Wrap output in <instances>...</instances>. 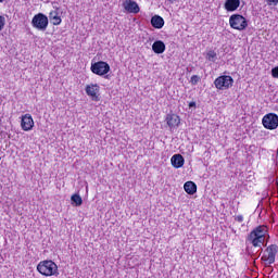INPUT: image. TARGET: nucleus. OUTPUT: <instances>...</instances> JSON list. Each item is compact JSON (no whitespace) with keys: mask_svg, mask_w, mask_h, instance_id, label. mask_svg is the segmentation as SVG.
<instances>
[{"mask_svg":"<svg viewBox=\"0 0 278 278\" xmlns=\"http://www.w3.org/2000/svg\"><path fill=\"white\" fill-rule=\"evenodd\" d=\"M266 236H268V227L258 226L250 232L247 240L255 248H262V244H264L266 240Z\"/></svg>","mask_w":278,"mask_h":278,"instance_id":"obj_1","label":"nucleus"},{"mask_svg":"<svg viewBox=\"0 0 278 278\" xmlns=\"http://www.w3.org/2000/svg\"><path fill=\"white\" fill-rule=\"evenodd\" d=\"M37 270L43 277H58L60 271H58V264L53 261H41L37 265Z\"/></svg>","mask_w":278,"mask_h":278,"instance_id":"obj_2","label":"nucleus"},{"mask_svg":"<svg viewBox=\"0 0 278 278\" xmlns=\"http://www.w3.org/2000/svg\"><path fill=\"white\" fill-rule=\"evenodd\" d=\"M229 25L232 29H237L238 31H244V29L249 27L247 18L240 14H232L229 17Z\"/></svg>","mask_w":278,"mask_h":278,"instance_id":"obj_3","label":"nucleus"},{"mask_svg":"<svg viewBox=\"0 0 278 278\" xmlns=\"http://www.w3.org/2000/svg\"><path fill=\"white\" fill-rule=\"evenodd\" d=\"M277 253H278L277 244L268 245L262 256V262H264L266 266H270V264H275Z\"/></svg>","mask_w":278,"mask_h":278,"instance_id":"obj_4","label":"nucleus"},{"mask_svg":"<svg viewBox=\"0 0 278 278\" xmlns=\"http://www.w3.org/2000/svg\"><path fill=\"white\" fill-rule=\"evenodd\" d=\"M31 25L39 31H47V27H49V17L42 13L36 14L31 20Z\"/></svg>","mask_w":278,"mask_h":278,"instance_id":"obj_5","label":"nucleus"},{"mask_svg":"<svg viewBox=\"0 0 278 278\" xmlns=\"http://www.w3.org/2000/svg\"><path fill=\"white\" fill-rule=\"evenodd\" d=\"M91 73L103 77V75H108V73H110V64L105 61L96 62L91 64Z\"/></svg>","mask_w":278,"mask_h":278,"instance_id":"obj_6","label":"nucleus"},{"mask_svg":"<svg viewBox=\"0 0 278 278\" xmlns=\"http://www.w3.org/2000/svg\"><path fill=\"white\" fill-rule=\"evenodd\" d=\"M217 90H229L233 86V78L231 76H219L214 81Z\"/></svg>","mask_w":278,"mask_h":278,"instance_id":"obj_7","label":"nucleus"},{"mask_svg":"<svg viewBox=\"0 0 278 278\" xmlns=\"http://www.w3.org/2000/svg\"><path fill=\"white\" fill-rule=\"evenodd\" d=\"M263 126L265 129H277L278 116L275 113H269L263 117Z\"/></svg>","mask_w":278,"mask_h":278,"instance_id":"obj_8","label":"nucleus"},{"mask_svg":"<svg viewBox=\"0 0 278 278\" xmlns=\"http://www.w3.org/2000/svg\"><path fill=\"white\" fill-rule=\"evenodd\" d=\"M99 90H101V87L98 84L87 85L85 88L86 94L91 97L92 101H99Z\"/></svg>","mask_w":278,"mask_h":278,"instance_id":"obj_9","label":"nucleus"},{"mask_svg":"<svg viewBox=\"0 0 278 278\" xmlns=\"http://www.w3.org/2000/svg\"><path fill=\"white\" fill-rule=\"evenodd\" d=\"M123 8L128 12V14H138V12H140V5H138V2L134 0H126L123 3Z\"/></svg>","mask_w":278,"mask_h":278,"instance_id":"obj_10","label":"nucleus"},{"mask_svg":"<svg viewBox=\"0 0 278 278\" xmlns=\"http://www.w3.org/2000/svg\"><path fill=\"white\" fill-rule=\"evenodd\" d=\"M21 127L23 131H31L34 129V118L31 117V114L22 116Z\"/></svg>","mask_w":278,"mask_h":278,"instance_id":"obj_11","label":"nucleus"},{"mask_svg":"<svg viewBox=\"0 0 278 278\" xmlns=\"http://www.w3.org/2000/svg\"><path fill=\"white\" fill-rule=\"evenodd\" d=\"M166 123L170 129L175 127H179V123H181V119L176 114H168L166 116Z\"/></svg>","mask_w":278,"mask_h":278,"instance_id":"obj_12","label":"nucleus"},{"mask_svg":"<svg viewBox=\"0 0 278 278\" xmlns=\"http://www.w3.org/2000/svg\"><path fill=\"white\" fill-rule=\"evenodd\" d=\"M170 163L174 168H181L186 163V160L181 154H174L170 159Z\"/></svg>","mask_w":278,"mask_h":278,"instance_id":"obj_13","label":"nucleus"},{"mask_svg":"<svg viewBox=\"0 0 278 278\" xmlns=\"http://www.w3.org/2000/svg\"><path fill=\"white\" fill-rule=\"evenodd\" d=\"M224 8L227 12H236L240 8V0H226Z\"/></svg>","mask_w":278,"mask_h":278,"instance_id":"obj_14","label":"nucleus"},{"mask_svg":"<svg viewBox=\"0 0 278 278\" xmlns=\"http://www.w3.org/2000/svg\"><path fill=\"white\" fill-rule=\"evenodd\" d=\"M152 51L160 55L166 51V45L162 40H156L152 45Z\"/></svg>","mask_w":278,"mask_h":278,"instance_id":"obj_15","label":"nucleus"},{"mask_svg":"<svg viewBox=\"0 0 278 278\" xmlns=\"http://www.w3.org/2000/svg\"><path fill=\"white\" fill-rule=\"evenodd\" d=\"M151 25L154 29H162L164 27V18L160 15H154L151 18Z\"/></svg>","mask_w":278,"mask_h":278,"instance_id":"obj_16","label":"nucleus"},{"mask_svg":"<svg viewBox=\"0 0 278 278\" xmlns=\"http://www.w3.org/2000/svg\"><path fill=\"white\" fill-rule=\"evenodd\" d=\"M184 188L187 194H194L197 192V184H194L193 181H187Z\"/></svg>","mask_w":278,"mask_h":278,"instance_id":"obj_17","label":"nucleus"},{"mask_svg":"<svg viewBox=\"0 0 278 278\" xmlns=\"http://www.w3.org/2000/svg\"><path fill=\"white\" fill-rule=\"evenodd\" d=\"M49 17L53 25H60L62 23V17H60L58 11H51Z\"/></svg>","mask_w":278,"mask_h":278,"instance_id":"obj_18","label":"nucleus"},{"mask_svg":"<svg viewBox=\"0 0 278 278\" xmlns=\"http://www.w3.org/2000/svg\"><path fill=\"white\" fill-rule=\"evenodd\" d=\"M71 201H72V205H75L76 207H79V205L84 203V200L79 194H73L71 198Z\"/></svg>","mask_w":278,"mask_h":278,"instance_id":"obj_19","label":"nucleus"},{"mask_svg":"<svg viewBox=\"0 0 278 278\" xmlns=\"http://www.w3.org/2000/svg\"><path fill=\"white\" fill-rule=\"evenodd\" d=\"M217 59H218V54L216 53V51L210 50L206 53V60H208V62H216Z\"/></svg>","mask_w":278,"mask_h":278,"instance_id":"obj_20","label":"nucleus"},{"mask_svg":"<svg viewBox=\"0 0 278 278\" xmlns=\"http://www.w3.org/2000/svg\"><path fill=\"white\" fill-rule=\"evenodd\" d=\"M190 81H191L192 86H197V84H199V81H201V77L199 75H193L191 77Z\"/></svg>","mask_w":278,"mask_h":278,"instance_id":"obj_21","label":"nucleus"},{"mask_svg":"<svg viewBox=\"0 0 278 278\" xmlns=\"http://www.w3.org/2000/svg\"><path fill=\"white\" fill-rule=\"evenodd\" d=\"M5 27V17L0 15V31Z\"/></svg>","mask_w":278,"mask_h":278,"instance_id":"obj_22","label":"nucleus"},{"mask_svg":"<svg viewBox=\"0 0 278 278\" xmlns=\"http://www.w3.org/2000/svg\"><path fill=\"white\" fill-rule=\"evenodd\" d=\"M271 75H273V77H275L276 79H278V66H277V67H274V68L271 70Z\"/></svg>","mask_w":278,"mask_h":278,"instance_id":"obj_23","label":"nucleus"},{"mask_svg":"<svg viewBox=\"0 0 278 278\" xmlns=\"http://www.w3.org/2000/svg\"><path fill=\"white\" fill-rule=\"evenodd\" d=\"M267 5H278V0H266Z\"/></svg>","mask_w":278,"mask_h":278,"instance_id":"obj_24","label":"nucleus"},{"mask_svg":"<svg viewBox=\"0 0 278 278\" xmlns=\"http://www.w3.org/2000/svg\"><path fill=\"white\" fill-rule=\"evenodd\" d=\"M235 220H237V223H242V222L244 220V216H242V215H237V216L235 217Z\"/></svg>","mask_w":278,"mask_h":278,"instance_id":"obj_25","label":"nucleus"},{"mask_svg":"<svg viewBox=\"0 0 278 278\" xmlns=\"http://www.w3.org/2000/svg\"><path fill=\"white\" fill-rule=\"evenodd\" d=\"M189 108H197V102H190Z\"/></svg>","mask_w":278,"mask_h":278,"instance_id":"obj_26","label":"nucleus"},{"mask_svg":"<svg viewBox=\"0 0 278 278\" xmlns=\"http://www.w3.org/2000/svg\"><path fill=\"white\" fill-rule=\"evenodd\" d=\"M169 1V3H175V0H168Z\"/></svg>","mask_w":278,"mask_h":278,"instance_id":"obj_27","label":"nucleus"},{"mask_svg":"<svg viewBox=\"0 0 278 278\" xmlns=\"http://www.w3.org/2000/svg\"><path fill=\"white\" fill-rule=\"evenodd\" d=\"M5 0H0V3H3Z\"/></svg>","mask_w":278,"mask_h":278,"instance_id":"obj_28","label":"nucleus"}]
</instances>
